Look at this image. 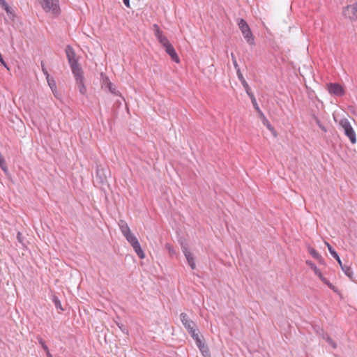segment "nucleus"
Listing matches in <instances>:
<instances>
[{
  "instance_id": "nucleus-33",
  "label": "nucleus",
  "mask_w": 357,
  "mask_h": 357,
  "mask_svg": "<svg viewBox=\"0 0 357 357\" xmlns=\"http://www.w3.org/2000/svg\"><path fill=\"white\" fill-rule=\"evenodd\" d=\"M41 68H42V71L44 73V75H45L46 78H48V76H50V74L48 73V71H47V68H45V63L43 61H41Z\"/></svg>"
},
{
  "instance_id": "nucleus-26",
  "label": "nucleus",
  "mask_w": 357,
  "mask_h": 357,
  "mask_svg": "<svg viewBox=\"0 0 357 357\" xmlns=\"http://www.w3.org/2000/svg\"><path fill=\"white\" fill-rule=\"evenodd\" d=\"M52 302L54 303V306L56 309H59L61 310H63L62 306H61V301L59 299V298L56 296H54L52 297Z\"/></svg>"
},
{
  "instance_id": "nucleus-9",
  "label": "nucleus",
  "mask_w": 357,
  "mask_h": 357,
  "mask_svg": "<svg viewBox=\"0 0 357 357\" xmlns=\"http://www.w3.org/2000/svg\"><path fill=\"white\" fill-rule=\"evenodd\" d=\"M180 319L185 328L188 331L196 328V324L190 319H189L186 313L182 312L180 314Z\"/></svg>"
},
{
  "instance_id": "nucleus-10",
  "label": "nucleus",
  "mask_w": 357,
  "mask_h": 357,
  "mask_svg": "<svg viewBox=\"0 0 357 357\" xmlns=\"http://www.w3.org/2000/svg\"><path fill=\"white\" fill-rule=\"evenodd\" d=\"M96 181L98 183L102 185L107 183L105 170L100 166H97Z\"/></svg>"
},
{
  "instance_id": "nucleus-35",
  "label": "nucleus",
  "mask_w": 357,
  "mask_h": 357,
  "mask_svg": "<svg viewBox=\"0 0 357 357\" xmlns=\"http://www.w3.org/2000/svg\"><path fill=\"white\" fill-rule=\"evenodd\" d=\"M17 241L20 243H22V242H23V236H22V234L21 232H17Z\"/></svg>"
},
{
  "instance_id": "nucleus-14",
  "label": "nucleus",
  "mask_w": 357,
  "mask_h": 357,
  "mask_svg": "<svg viewBox=\"0 0 357 357\" xmlns=\"http://www.w3.org/2000/svg\"><path fill=\"white\" fill-rule=\"evenodd\" d=\"M104 84L106 85V87L109 89V91L115 96H121L119 91L116 89L115 85H114L107 77L104 79Z\"/></svg>"
},
{
  "instance_id": "nucleus-34",
  "label": "nucleus",
  "mask_w": 357,
  "mask_h": 357,
  "mask_svg": "<svg viewBox=\"0 0 357 357\" xmlns=\"http://www.w3.org/2000/svg\"><path fill=\"white\" fill-rule=\"evenodd\" d=\"M195 341V343L199 349L202 347V345H206L200 339V337L197 338Z\"/></svg>"
},
{
  "instance_id": "nucleus-28",
  "label": "nucleus",
  "mask_w": 357,
  "mask_h": 357,
  "mask_svg": "<svg viewBox=\"0 0 357 357\" xmlns=\"http://www.w3.org/2000/svg\"><path fill=\"white\" fill-rule=\"evenodd\" d=\"M188 332L190 334L191 337L194 339V340H196L197 338L199 337V332L197 328L190 330Z\"/></svg>"
},
{
  "instance_id": "nucleus-13",
  "label": "nucleus",
  "mask_w": 357,
  "mask_h": 357,
  "mask_svg": "<svg viewBox=\"0 0 357 357\" xmlns=\"http://www.w3.org/2000/svg\"><path fill=\"white\" fill-rule=\"evenodd\" d=\"M183 252L187 259V261L192 269H195L196 268L195 262L194 260V257L192 254L188 250L186 246L182 245Z\"/></svg>"
},
{
  "instance_id": "nucleus-12",
  "label": "nucleus",
  "mask_w": 357,
  "mask_h": 357,
  "mask_svg": "<svg viewBox=\"0 0 357 357\" xmlns=\"http://www.w3.org/2000/svg\"><path fill=\"white\" fill-rule=\"evenodd\" d=\"M153 28L155 36L159 40V42L162 45V46L167 44L169 43V40L167 38V37L162 35V32L160 29L158 25L156 24H153Z\"/></svg>"
},
{
  "instance_id": "nucleus-3",
  "label": "nucleus",
  "mask_w": 357,
  "mask_h": 357,
  "mask_svg": "<svg viewBox=\"0 0 357 357\" xmlns=\"http://www.w3.org/2000/svg\"><path fill=\"white\" fill-rule=\"evenodd\" d=\"M66 57L70 64L73 73L82 70L77 59H75V52L70 45H67L66 48Z\"/></svg>"
},
{
  "instance_id": "nucleus-8",
  "label": "nucleus",
  "mask_w": 357,
  "mask_h": 357,
  "mask_svg": "<svg viewBox=\"0 0 357 357\" xmlns=\"http://www.w3.org/2000/svg\"><path fill=\"white\" fill-rule=\"evenodd\" d=\"M328 92L336 96H342L344 94V88L338 83H330L328 85Z\"/></svg>"
},
{
  "instance_id": "nucleus-11",
  "label": "nucleus",
  "mask_w": 357,
  "mask_h": 357,
  "mask_svg": "<svg viewBox=\"0 0 357 357\" xmlns=\"http://www.w3.org/2000/svg\"><path fill=\"white\" fill-rule=\"evenodd\" d=\"M163 47L165 49V52L170 56L171 59L176 63H179L180 60L178 56L172 45L169 42L167 44L163 45Z\"/></svg>"
},
{
  "instance_id": "nucleus-22",
  "label": "nucleus",
  "mask_w": 357,
  "mask_h": 357,
  "mask_svg": "<svg viewBox=\"0 0 357 357\" xmlns=\"http://www.w3.org/2000/svg\"><path fill=\"white\" fill-rule=\"evenodd\" d=\"M48 85L52 89V92H54V90L56 89V82L53 77L48 76V78H46Z\"/></svg>"
},
{
  "instance_id": "nucleus-1",
  "label": "nucleus",
  "mask_w": 357,
  "mask_h": 357,
  "mask_svg": "<svg viewBox=\"0 0 357 357\" xmlns=\"http://www.w3.org/2000/svg\"><path fill=\"white\" fill-rule=\"evenodd\" d=\"M329 252L331 255L337 260L339 265L341 267V269L344 273V274L352 281L354 280V273L352 271L351 268L349 266H347L346 264H343L337 252L333 248V247L327 242H325Z\"/></svg>"
},
{
  "instance_id": "nucleus-18",
  "label": "nucleus",
  "mask_w": 357,
  "mask_h": 357,
  "mask_svg": "<svg viewBox=\"0 0 357 357\" xmlns=\"http://www.w3.org/2000/svg\"><path fill=\"white\" fill-rule=\"evenodd\" d=\"M321 337L333 349H336L337 348V344L335 343V342L330 337V335L328 333H325L323 330H322Z\"/></svg>"
},
{
  "instance_id": "nucleus-17",
  "label": "nucleus",
  "mask_w": 357,
  "mask_h": 357,
  "mask_svg": "<svg viewBox=\"0 0 357 357\" xmlns=\"http://www.w3.org/2000/svg\"><path fill=\"white\" fill-rule=\"evenodd\" d=\"M121 231L122 232L123 235L125 236L128 235V234L131 233V231L130 229L129 226L124 220H120L119 223Z\"/></svg>"
},
{
  "instance_id": "nucleus-6",
  "label": "nucleus",
  "mask_w": 357,
  "mask_h": 357,
  "mask_svg": "<svg viewBox=\"0 0 357 357\" xmlns=\"http://www.w3.org/2000/svg\"><path fill=\"white\" fill-rule=\"evenodd\" d=\"M73 74L75 77L79 93L82 95H85L86 93V88L84 83L83 70L77 71Z\"/></svg>"
},
{
  "instance_id": "nucleus-40",
  "label": "nucleus",
  "mask_w": 357,
  "mask_h": 357,
  "mask_svg": "<svg viewBox=\"0 0 357 357\" xmlns=\"http://www.w3.org/2000/svg\"><path fill=\"white\" fill-rule=\"evenodd\" d=\"M320 264H324V259L323 257L321 256V258L320 259H317Z\"/></svg>"
},
{
  "instance_id": "nucleus-15",
  "label": "nucleus",
  "mask_w": 357,
  "mask_h": 357,
  "mask_svg": "<svg viewBox=\"0 0 357 357\" xmlns=\"http://www.w3.org/2000/svg\"><path fill=\"white\" fill-rule=\"evenodd\" d=\"M132 247L140 259H144L145 257L144 252L141 248L139 241L137 242H134V243L132 245Z\"/></svg>"
},
{
  "instance_id": "nucleus-23",
  "label": "nucleus",
  "mask_w": 357,
  "mask_h": 357,
  "mask_svg": "<svg viewBox=\"0 0 357 357\" xmlns=\"http://www.w3.org/2000/svg\"><path fill=\"white\" fill-rule=\"evenodd\" d=\"M308 252L314 259H320L321 255L313 248L309 247Z\"/></svg>"
},
{
  "instance_id": "nucleus-38",
  "label": "nucleus",
  "mask_w": 357,
  "mask_h": 357,
  "mask_svg": "<svg viewBox=\"0 0 357 357\" xmlns=\"http://www.w3.org/2000/svg\"><path fill=\"white\" fill-rule=\"evenodd\" d=\"M123 3L128 8H130V0H123Z\"/></svg>"
},
{
  "instance_id": "nucleus-30",
  "label": "nucleus",
  "mask_w": 357,
  "mask_h": 357,
  "mask_svg": "<svg viewBox=\"0 0 357 357\" xmlns=\"http://www.w3.org/2000/svg\"><path fill=\"white\" fill-rule=\"evenodd\" d=\"M115 323L117 325V326L119 328V329L125 334H128V329L126 328V327L125 326V325H123V324L120 323L119 321L116 320L115 321Z\"/></svg>"
},
{
  "instance_id": "nucleus-20",
  "label": "nucleus",
  "mask_w": 357,
  "mask_h": 357,
  "mask_svg": "<svg viewBox=\"0 0 357 357\" xmlns=\"http://www.w3.org/2000/svg\"><path fill=\"white\" fill-rule=\"evenodd\" d=\"M306 264L310 266V268L314 271L315 275H317L319 278H320L322 275L321 272L320 270L317 267V266L312 262L311 261H307Z\"/></svg>"
},
{
  "instance_id": "nucleus-32",
  "label": "nucleus",
  "mask_w": 357,
  "mask_h": 357,
  "mask_svg": "<svg viewBox=\"0 0 357 357\" xmlns=\"http://www.w3.org/2000/svg\"><path fill=\"white\" fill-rule=\"evenodd\" d=\"M315 121L317 123V124L318 125V126L324 131V132H326V128H325L324 126H323V124L321 123L320 120L315 117Z\"/></svg>"
},
{
  "instance_id": "nucleus-4",
  "label": "nucleus",
  "mask_w": 357,
  "mask_h": 357,
  "mask_svg": "<svg viewBox=\"0 0 357 357\" xmlns=\"http://www.w3.org/2000/svg\"><path fill=\"white\" fill-rule=\"evenodd\" d=\"M340 125L344 130V135L349 139L351 144H356V133L351 127L349 121L347 119H343L340 121Z\"/></svg>"
},
{
  "instance_id": "nucleus-31",
  "label": "nucleus",
  "mask_w": 357,
  "mask_h": 357,
  "mask_svg": "<svg viewBox=\"0 0 357 357\" xmlns=\"http://www.w3.org/2000/svg\"><path fill=\"white\" fill-rule=\"evenodd\" d=\"M231 60H232L234 66V68H235V69L236 70V73H238V70H240V68L238 66V64L237 63L236 59L234 53L231 54Z\"/></svg>"
},
{
  "instance_id": "nucleus-2",
  "label": "nucleus",
  "mask_w": 357,
  "mask_h": 357,
  "mask_svg": "<svg viewBox=\"0 0 357 357\" xmlns=\"http://www.w3.org/2000/svg\"><path fill=\"white\" fill-rule=\"evenodd\" d=\"M238 26L246 42L250 45H254L255 38L246 21L243 19L238 20Z\"/></svg>"
},
{
  "instance_id": "nucleus-27",
  "label": "nucleus",
  "mask_w": 357,
  "mask_h": 357,
  "mask_svg": "<svg viewBox=\"0 0 357 357\" xmlns=\"http://www.w3.org/2000/svg\"><path fill=\"white\" fill-rule=\"evenodd\" d=\"M261 117H262L263 119V123L264 126H266V128L272 131V132H275L274 130V128L271 126V124L270 123V122L268 121V119L265 117V116L263 114V116H260Z\"/></svg>"
},
{
  "instance_id": "nucleus-37",
  "label": "nucleus",
  "mask_w": 357,
  "mask_h": 357,
  "mask_svg": "<svg viewBox=\"0 0 357 357\" xmlns=\"http://www.w3.org/2000/svg\"><path fill=\"white\" fill-rule=\"evenodd\" d=\"M0 63L8 68L6 63L3 60V56L1 53H0Z\"/></svg>"
},
{
  "instance_id": "nucleus-36",
  "label": "nucleus",
  "mask_w": 357,
  "mask_h": 357,
  "mask_svg": "<svg viewBox=\"0 0 357 357\" xmlns=\"http://www.w3.org/2000/svg\"><path fill=\"white\" fill-rule=\"evenodd\" d=\"M0 167L2 169L3 171H4V172L7 171V167H6V162H5V160H3L2 162L0 163Z\"/></svg>"
},
{
  "instance_id": "nucleus-29",
  "label": "nucleus",
  "mask_w": 357,
  "mask_h": 357,
  "mask_svg": "<svg viewBox=\"0 0 357 357\" xmlns=\"http://www.w3.org/2000/svg\"><path fill=\"white\" fill-rule=\"evenodd\" d=\"M0 6L6 11L7 13H11V8L8 5L5 0H0Z\"/></svg>"
},
{
  "instance_id": "nucleus-16",
  "label": "nucleus",
  "mask_w": 357,
  "mask_h": 357,
  "mask_svg": "<svg viewBox=\"0 0 357 357\" xmlns=\"http://www.w3.org/2000/svg\"><path fill=\"white\" fill-rule=\"evenodd\" d=\"M236 74H237V77H238V79L240 80L242 85L243 86L247 94H248V93H251L250 86H249L248 82H246V80L245 79V78L243 77V74L241 73V70H238V73H236Z\"/></svg>"
},
{
  "instance_id": "nucleus-21",
  "label": "nucleus",
  "mask_w": 357,
  "mask_h": 357,
  "mask_svg": "<svg viewBox=\"0 0 357 357\" xmlns=\"http://www.w3.org/2000/svg\"><path fill=\"white\" fill-rule=\"evenodd\" d=\"M319 279L326 284L327 285L331 290H333V291L336 292L337 291V289L336 287L333 284H331L328 280H327L325 277H324V275H322Z\"/></svg>"
},
{
  "instance_id": "nucleus-5",
  "label": "nucleus",
  "mask_w": 357,
  "mask_h": 357,
  "mask_svg": "<svg viewBox=\"0 0 357 357\" xmlns=\"http://www.w3.org/2000/svg\"><path fill=\"white\" fill-rule=\"evenodd\" d=\"M44 3L42 6L45 12L52 11L54 14H58L59 7L58 0H43Z\"/></svg>"
},
{
  "instance_id": "nucleus-19",
  "label": "nucleus",
  "mask_w": 357,
  "mask_h": 357,
  "mask_svg": "<svg viewBox=\"0 0 357 357\" xmlns=\"http://www.w3.org/2000/svg\"><path fill=\"white\" fill-rule=\"evenodd\" d=\"M248 95L250 97V100L252 101V103L253 105V107L255 109V110L257 112V113L259 114V116H263V112H261V110L259 107L258 104L257 102V100H256V98H255L254 94L251 92V93H248Z\"/></svg>"
},
{
  "instance_id": "nucleus-7",
  "label": "nucleus",
  "mask_w": 357,
  "mask_h": 357,
  "mask_svg": "<svg viewBox=\"0 0 357 357\" xmlns=\"http://www.w3.org/2000/svg\"><path fill=\"white\" fill-rule=\"evenodd\" d=\"M343 15L351 20H357V2L346 6L343 10Z\"/></svg>"
},
{
  "instance_id": "nucleus-25",
  "label": "nucleus",
  "mask_w": 357,
  "mask_h": 357,
  "mask_svg": "<svg viewBox=\"0 0 357 357\" xmlns=\"http://www.w3.org/2000/svg\"><path fill=\"white\" fill-rule=\"evenodd\" d=\"M199 349L202 352L204 357H211L210 351L206 344L202 345V347Z\"/></svg>"
},
{
  "instance_id": "nucleus-24",
  "label": "nucleus",
  "mask_w": 357,
  "mask_h": 357,
  "mask_svg": "<svg viewBox=\"0 0 357 357\" xmlns=\"http://www.w3.org/2000/svg\"><path fill=\"white\" fill-rule=\"evenodd\" d=\"M124 237L126 238V240L129 242V243L131 245L134 243V242L138 241L137 238L132 232L125 236Z\"/></svg>"
},
{
  "instance_id": "nucleus-39",
  "label": "nucleus",
  "mask_w": 357,
  "mask_h": 357,
  "mask_svg": "<svg viewBox=\"0 0 357 357\" xmlns=\"http://www.w3.org/2000/svg\"><path fill=\"white\" fill-rule=\"evenodd\" d=\"M43 348L45 350L48 351V348H47V347L45 344H43ZM47 354H48V356H49L52 357V356L50 355V354L49 353V351H47Z\"/></svg>"
}]
</instances>
